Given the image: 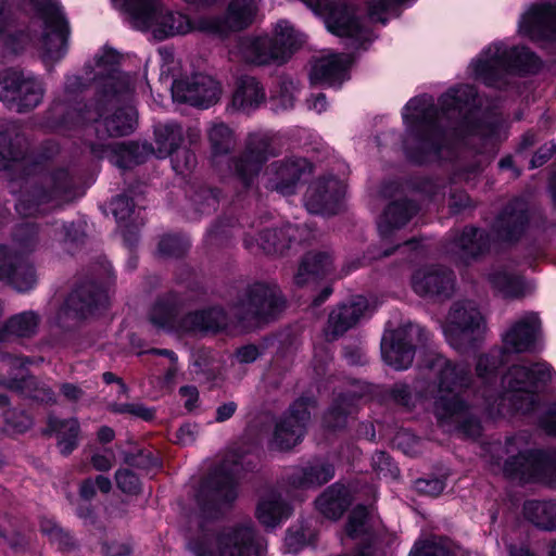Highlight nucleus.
I'll list each match as a JSON object with an SVG mask.
<instances>
[{"label": "nucleus", "instance_id": "nucleus-18", "mask_svg": "<svg viewBox=\"0 0 556 556\" xmlns=\"http://www.w3.org/2000/svg\"><path fill=\"white\" fill-rule=\"evenodd\" d=\"M282 305L276 287L264 283L252 286L245 298L235 307V314L243 320H267L276 315Z\"/></svg>", "mask_w": 556, "mask_h": 556}, {"label": "nucleus", "instance_id": "nucleus-16", "mask_svg": "<svg viewBox=\"0 0 556 556\" xmlns=\"http://www.w3.org/2000/svg\"><path fill=\"white\" fill-rule=\"evenodd\" d=\"M312 173V164L301 156H288L270 163L265 173V187L282 195L293 194L298 185Z\"/></svg>", "mask_w": 556, "mask_h": 556}, {"label": "nucleus", "instance_id": "nucleus-31", "mask_svg": "<svg viewBox=\"0 0 556 556\" xmlns=\"http://www.w3.org/2000/svg\"><path fill=\"white\" fill-rule=\"evenodd\" d=\"M109 303L106 291L94 283H87L75 290L68 296L66 306L79 314L87 316L92 314L98 307H104Z\"/></svg>", "mask_w": 556, "mask_h": 556}, {"label": "nucleus", "instance_id": "nucleus-41", "mask_svg": "<svg viewBox=\"0 0 556 556\" xmlns=\"http://www.w3.org/2000/svg\"><path fill=\"white\" fill-rule=\"evenodd\" d=\"M0 387L18 391L40 402H53L54 393L46 384L40 383L31 376L22 375L21 378L0 376Z\"/></svg>", "mask_w": 556, "mask_h": 556}, {"label": "nucleus", "instance_id": "nucleus-51", "mask_svg": "<svg viewBox=\"0 0 556 556\" xmlns=\"http://www.w3.org/2000/svg\"><path fill=\"white\" fill-rule=\"evenodd\" d=\"M409 556H455L445 541H425L416 543Z\"/></svg>", "mask_w": 556, "mask_h": 556}, {"label": "nucleus", "instance_id": "nucleus-27", "mask_svg": "<svg viewBox=\"0 0 556 556\" xmlns=\"http://www.w3.org/2000/svg\"><path fill=\"white\" fill-rule=\"evenodd\" d=\"M311 230L305 226L286 225L282 228L265 229L258 235L257 244L266 253H281L293 241H305Z\"/></svg>", "mask_w": 556, "mask_h": 556}, {"label": "nucleus", "instance_id": "nucleus-37", "mask_svg": "<svg viewBox=\"0 0 556 556\" xmlns=\"http://www.w3.org/2000/svg\"><path fill=\"white\" fill-rule=\"evenodd\" d=\"M292 508L281 500L276 491L266 493L258 503L256 516L258 521L266 528H275L289 518Z\"/></svg>", "mask_w": 556, "mask_h": 556}, {"label": "nucleus", "instance_id": "nucleus-62", "mask_svg": "<svg viewBox=\"0 0 556 556\" xmlns=\"http://www.w3.org/2000/svg\"><path fill=\"white\" fill-rule=\"evenodd\" d=\"M372 466L379 473L384 476L390 473L395 477L399 471L391 458L383 452H378L372 456Z\"/></svg>", "mask_w": 556, "mask_h": 556}, {"label": "nucleus", "instance_id": "nucleus-13", "mask_svg": "<svg viewBox=\"0 0 556 556\" xmlns=\"http://www.w3.org/2000/svg\"><path fill=\"white\" fill-rule=\"evenodd\" d=\"M325 20L327 29L339 37L366 40L367 33L348 0H302Z\"/></svg>", "mask_w": 556, "mask_h": 556}, {"label": "nucleus", "instance_id": "nucleus-22", "mask_svg": "<svg viewBox=\"0 0 556 556\" xmlns=\"http://www.w3.org/2000/svg\"><path fill=\"white\" fill-rule=\"evenodd\" d=\"M519 31L533 40L556 38V5L540 4L530 8L519 22Z\"/></svg>", "mask_w": 556, "mask_h": 556}, {"label": "nucleus", "instance_id": "nucleus-11", "mask_svg": "<svg viewBox=\"0 0 556 556\" xmlns=\"http://www.w3.org/2000/svg\"><path fill=\"white\" fill-rule=\"evenodd\" d=\"M273 155L267 135L252 132L243 151L229 162L230 178L243 190L250 189L257 179L264 163Z\"/></svg>", "mask_w": 556, "mask_h": 556}, {"label": "nucleus", "instance_id": "nucleus-53", "mask_svg": "<svg viewBox=\"0 0 556 556\" xmlns=\"http://www.w3.org/2000/svg\"><path fill=\"white\" fill-rule=\"evenodd\" d=\"M110 410L115 414L130 415L142 420H151L154 417V410L140 403H112Z\"/></svg>", "mask_w": 556, "mask_h": 556}, {"label": "nucleus", "instance_id": "nucleus-3", "mask_svg": "<svg viewBox=\"0 0 556 556\" xmlns=\"http://www.w3.org/2000/svg\"><path fill=\"white\" fill-rule=\"evenodd\" d=\"M118 55L112 49H104L96 58L94 79L99 87L98 99L96 102L94 112L88 111V117L80 112L71 113V119L77 121H94L97 131L103 127L109 136H125L130 134L136 125L137 115L132 106L116 110L111 116L104 117L103 111L108 106H115L123 94H126L131 89L130 77L117 71Z\"/></svg>", "mask_w": 556, "mask_h": 556}, {"label": "nucleus", "instance_id": "nucleus-26", "mask_svg": "<svg viewBox=\"0 0 556 556\" xmlns=\"http://www.w3.org/2000/svg\"><path fill=\"white\" fill-rule=\"evenodd\" d=\"M454 286L451 271L441 267H424L417 269L412 277L414 291L421 295H447Z\"/></svg>", "mask_w": 556, "mask_h": 556}, {"label": "nucleus", "instance_id": "nucleus-19", "mask_svg": "<svg viewBox=\"0 0 556 556\" xmlns=\"http://www.w3.org/2000/svg\"><path fill=\"white\" fill-rule=\"evenodd\" d=\"M313 406V402L306 399H300L290 406L275 428L274 444L277 448L290 450L302 440Z\"/></svg>", "mask_w": 556, "mask_h": 556}, {"label": "nucleus", "instance_id": "nucleus-10", "mask_svg": "<svg viewBox=\"0 0 556 556\" xmlns=\"http://www.w3.org/2000/svg\"><path fill=\"white\" fill-rule=\"evenodd\" d=\"M31 4L43 23L42 59L46 62L59 61L66 53L70 35L68 22L62 8L56 0H31Z\"/></svg>", "mask_w": 556, "mask_h": 556}, {"label": "nucleus", "instance_id": "nucleus-33", "mask_svg": "<svg viewBox=\"0 0 556 556\" xmlns=\"http://www.w3.org/2000/svg\"><path fill=\"white\" fill-rule=\"evenodd\" d=\"M334 476L333 466L324 460H315L307 466L296 469L289 478L294 489L317 488L327 483Z\"/></svg>", "mask_w": 556, "mask_h": 556}, {"label": "nucleus", "instance_id": "nucleus-54", "mask_svg": "<svg viewBox=\"0 0 556 556\" xmlns=\"http://www.w3.org/2000/svg\"><path fill=\"white\" fill-rule=\"evenodd\" d=\"M368 511L364 506H356L349 516L346 523V533L351 538H356L366 531Z\"/></svg>", "mask_w": 556, "mask_h": 556}, {"label": "nucleus", "instance_id": "nucleus-14", "mask_svg": "<svg viewBox=\"0 0 556 556\" xmlns=\"http://www.w3.org/2000/svg\"><path fill=\"white\" fill-rule=\"evenodd\" d=\"M483 329V317L475 303L470 301L455 303L443 326L446 340L457 350L472 344Z\"/></svg>", "mask_w": 556, "mask_h": 556}, {"label": "nucleus", "instance_id": "nucleus-47", "mask_svg": "<svg viewBox=\"0 0 556 556\" xmlns=\"http://www.w3.org/2000/svg\"><path fill=\"white\" fill-rule=\"evenodd\" d=\"M488 245L489 235L476 228L465 229L456 242L458 253L465 262L483 253Z\"/></svg>", "mask_w": 556, "mask_h": 556}, {"label": "nucleus", "instance_id": "nucleus-9", "mask_svg": "<svg viewBox=\"0 0 556 556\" xmlns=\"http://www.w3.org/2000/svg\"><path fill=\"white\" fill-rule=\"evenodd\" d=\"M161 53L163 55L161 78H173L170 89L175 101L201 109H206L218 101L220 87L213 77L205 74H194L190 77L176 79L175 71L178 68V62L174 60L170 53Z\"/></svg>", "mask_w": 556, "mask_h": 556}, {"label": "nucleus", "instance_id": "nucleus-58", "mask_svg": "<svg viewBox=\"0 0 556 556\" xmlns=\"http://www.w3.org/2000/svg\"><path fill=\"white\" fill-rule=\"evenodd\" d=\"M186 244L176 236H165L159 243V252L164 256H180Z\"/></svg>", "mask_w": 556, "mask_h": 556}, {"label": "nucleus", "instance_id": "nucleus-17", "mask_svg": "<svg viewBox=\"0 0 556 556\" xmlns=\"http://www.w3.org/2000/svg\"><path fill=\"white\" fill-rule=\"evenodd\" d=\"M176 317L177 314L174 307L165 303H156L150 313L151 323L164 329L178 327ZM224 314L220 309L214 308L208 312H195L188 315L179 325V328L185 331L217 329L224 326Z\"/></svg>", "mask_w": 556, "mask_h": 556}, {"label": "nucleus", "instance_id": "nucleus-7", "mask_svg": "<svg viewBox=\"0 0 556 556\" xmlns=\"http://www.w3.org/2000/svg\"><path fill=\"white\" fill-rule=\"evenodd\" d=\"M302 36L287 21L277 23L273 37L245 38L240 41L243 59L254 64H267L271 61L287 62L300 48Z\"/></svg>", "mask_w": 556, "mask_h": 556}, {"label": "nucleus", "instance_id": "nucleus-49", "mask_svg": "<svg viewBox=\"0 0 556 556\" xmlns=\"http://www.w3.org/2000/svg\"><path fill=\"white\" fill-rule=\"evenodd\" d=\"M236 489L232 482H226L215 489L208 490L207 486H203L198 497V502L204 514L211 511V509L219 508L224 504H228L236 498Z\"/></svg>", "mask_w": 556, "mask_h": 556}, {"label": "nucleus", "instance_id": "nucleus-44", "mask_svg": "<svg viewBox=\"0 0 556 556\" xmlns=\"http://www.w3.org/2000/svg\"><path fill=\"white\" fill-rule=\"evenodd\" d=\"M523 514L530 522L541 529H556V500L527 501L523 505Z\"/></svg>", "mask_w": 556, "mask_h": 556}, {"label": "nucleus", "instance_id": "nucleus-42", "mask_svg": "<svg viewBox=\"0 0 556 556\" xmlns=\"http://www.w3.org/2000/svg\"><path fill=\"white\" fill-rule=\"evenodd\" d=\"M264 100V88L256 78L243 76L239 79L232 97V103L236 108L244 111L252 110L263 103Z\"/></svg>", "mask_w": 556, "mask_h": 556}, {"label": "nucleus", "instance_id": "nucleus-43", "mask_svg": "<svg viewBox=\"0 0 556 556\" xmlns=\"http://www.w3.org/2000/svg\"><path fill=\"white\" fill-rule=\"evenodd\" d=\"M40 317L34 311H25L12 316L1 330V339L8 340L11 337L29 338L37 332Z\"/></svg>", "mask_w": 556, "mask_h": 556}, {"label": "nucleus", "instance_id": "nucleus-57", "mask_svg": "<svg viewBox=\"0 0 556 556\" xmlns=\"http://www.w3.org/2000/svg\"><path fill=\"white\" fill-rule=\"evenodd\" d=\"M115 481L124 493L136 494L141 488L139 478L128 469H118L115 473Z\"/></svg>", "mask_w": 556, "mask_h": 556}, {"label": "nucleus", "instance_id": "nucleus-61", "mask_svg": "<svg viewBox=\"0 0 556 556\" xmlns=\"http://www.w3.org/2000/svg\"><path fill=\"white\" fill-rule=\"evenodd\" d=\"M90 463L98 471H109L115 464V455L112 450H103L93 453Z\"/></svg>", "mask_w": 556, "mask_h": 556}, {"label": "nucleus", "instance_id": "nucleus-8", "mask_svg": "<svg viewBox=\"0 0 556 556\" xmlns=\"http://www.w3.org/2000/svg\"><path fill=\"white\" fill-rule=\"evenodd\" d=\"M538 58L527 48L508 50L503 43H493L471 63L472 74L486 85H494L495 77L503 72H534L539 68Z\"/></svg>", "mask_w": 556, "mask_h": 556}, {"label": "nucleus", "instance_id": "nucleus-40", "mask_svg": "<svg viewBox=\"0 0 556 556\" xmlns=\"http://www.w3.org/2000/svg\"><path fill=\"white\" fill-rule=\"evenodd\" d=\"M80 426L76 418L59 419L48 418V433H55L58 447L63 455L71 454L78 445Z\"/></svg>", "mask_w": 556, "mask_h": 556}, {"label": "nucleus", "instance_id": "nucleus-35", "mask_svg": "<svg viewBox=\"0 0 556 556\" xmlns=\"http://www.w3.org/2000/svg\"><path fill=\"white\" fill-rule=\"evenodd\" d=\"M71 182L65 170H58L45 177L42 187L33 193L34 201L39 204L53 201L55 204L70 201Z\"/></svg>", "mask_w": 556, "mask_h": 556}, {"label": "nucleus", "instance_id": "nucleus-36", "mask_svg": "<svg viewBox=\"0 0 556 556\" xmlns=\"http://www.w3.org/2000/svg\"><path fill=\"white\" fill-rule=\"evenodd\" d=\"M350 504V491L340 483L330 485L315 501L317 510L329 519L340 518Z\"/></svg>", "mask_w": 556, "mask_h": 556}, {"label": "nucleus", "instance_id": "nucleus-5", "mask_svg": "<svg viewBox=\"0 0 556 556\" xmlns=\"http://www.w3.org/2000/svg\"><path fill=\"white\" fill-rule=\"evenodd\" d=\"M493 470L521 481H540L556 489V458L543 451L527 448V441L518 435L504 444H489Z\"/></svg>", "mask_w": 556, "mask_h": 556}, {"label": "nucleus", "instance_id": "nucleus-32", "mask_svg": "<svg viewBox=\"0 0 556 556\" xmlns=\"http://www.w3.org/2000/svg\"><path fill=\"white\" fill-rule=\"evenodd\" d=\"M416 212V205L406 200H400L389 204L378 224L382 241L389 240L395 230L410 220Z\"/></svg>", "mask_w": 556, "mask_h": 556}, {"label": "nucleus", "instance_id": "nucleus-1", "mask_svg": "<svg viewBox=\"0 0 556 556\" xmlns=\"http://www.w3.org/2000/svg\"><path fill=\"white\" fill-rule=\"evenodd\" d=\"M498 364L497 355L486 354L478 358L476 366L477 376L483 383L479 391L483 402L479 405L491 417L508 409L528 410L534 403L536 390L556 377L555 370L546 362H522L508 368L497 390L494 383Z\"/></svg>", "mask_w": 556, "mask_h": 556}, {"label": "nucleus", "instance_id": "nucleus-29", "mask_svg": "<svg viewBox=\"0 0 556 556\" xmlns=\"http://www.w3.org/2000/svg\"><path fill=\"white\" fill-rule=\"evenodd\" d=\"M491 286L505 298H519L532 291V286L508 265H497L488 274Z\"/></svg>", "mask_w": 556, "mask_h": 556}, {"label": "nucleus", "instance_id": "nucleus-6", "mask_svg": "<svg viewBox=\"0 0 556 556\" xmlns=\"http://www.w3.org/2000/svg\"><path fill=\"white\" fill-rule=\"evenodd\" d=\"M112 2L129 15L135 28L150 29L160 37L186 34L192 29L222 30L216 18H200L195 25H192L188 16L181 13L165 12L159 0H112Z\"/></svg>", "mask_w": 556, "mask_h": 556}, {"label": "nucleus", "instance_id": "nucleus-20", "mask_svg": "<svg viewBox=\"0 0 556 556\" xmlns=\"http://www.w3.org/2000/svg\"><path fill=\"white\" fill-rule=\"evenodd\" d=\"M155 154L159 159H165L175 154L187 141L190 146L201 139V130L197 125L181 126L178 123L169 122L155 127Z\"/></svg>", "mask_w": 556, "mask_h": 556}, {"label": "nucleus", "instance_id": "nucleus-12", "mask_svg": "<svg viewBox=\"0 0 556 556\" xmlns=\"http://www.w3.org/2000/svg\"><path fill=\"white\" fill-rule=\"evenodd\" d=\"M195 556H260V549L250 527H229L206 536Z\"/></svg>", "mask_w": 556, "mask_h": 556}, {"label": "nucleus", "instance_id": "nucleus-38", "mask_svg": "<svg viewBox=\"0 0 556 556\" xmlns=\"http://www.w3.org/2000/svg\"><path fill=\"white\" fill-rule=\"evenodd\" d=\"M333 269V260L328 252H309L302 260L294 282L303 286L312 279L327 276Z\"/></svg>", "mask_w": 556, "mask_h": 556}, {"label": "nucleus", "instance_id": "nucleus-23", "mask_svg": "<svg viewBox=\"0 0 556 556\" xmlns=\"http://www.w3.org/2000/svg\"><path fill=\"white\" fill-rule=\"evenodd\" d=\"M0 280L7 281L15 290L25 292L37 282L35 269L15 253L0 247Z\"/></svg>", "mask_w": 556, "mask_h": 556}, {"label": "nucleus", "instance_id": "nucleus-50", "mask_svg": "<svg viewBox=\"0 0 556 556\" xmlns=\"http://www.w3.org/2000/svg\"><path fill=\"white\" fill-rule=\"evenodd\" d=\"M298 90L299 85L294 79L282 78L271 96L275 109L285 111L293 108Z\"/></svg>", "mask_w": 556, "mask_h": 556}, {"label": "nucleus", "instance_id": "nucleus-24", "mask_svg": "<svg viewBox=\"0 0 556 556\" xmlns=\"http://www.w3.org/2000/svg\"><path fill=\"white\" fill-rule=\"evenodd\" d=\"M352 59L346 54L328 53L316 59L311 68L313 85L340 86L348 79V70Z\"/></svg>", "mask_w": 556, "mask_h": 556}, {"label": "nucleus", "instance_id": "nucleus-30", "mask_svg": "<svg viewBox=\"0 0 556 556\" xmlns=\"http://www.w3.org/2000/svg\"><path fill=\"white\" fill-rule=\"evenodd\" d=\"M7 87L15 92L20 112L36 108L43 96V88L36 78L13 72L7 79Z\"/></svg>", "mask_w": 556, "mask_h": 556}, {"label": "nucleus", "instance_id": "nucleus-15", "mask_svg": "<svg viewBox=\"0 0 556 556\" xmlns=\"http://www.w3.org/2000/svg\"><path fill=\"white\" fill-rule=\"evenodd\" d=\"M345 191L342 179L333 175L319 176L307 187L304 205L312 214H337L342 207Z\"/></svg>", "mask_w": 556, "mask_h": 556}, {"label": "nucleus", "instance_id": "nucleus-59", "mask_svg": "<svg viewBox=\"0 0 556 556\" xmlns=\"http://www.w3.org/2000/svg\"><path fill=\"white\" fill-rule=\"evenodd\" d=\"M111 210L117 222H124L131 215L134 203L126 195H118L111 202Z\"/></svg>", "mask_w": 556, "mask_h": 556}, {"label": "nucleus", "instance_id": "nucleus-39", "mask_svg": "<svg viewBox=\"0 0 556 556\" xmlns=\"http://www.w3.org/2000/svg\"><path fill=\"white\" fill-rule=\"evenodd\" d=\"M518 206L505 208L495 220L493 229L498 239L511 241L523 233L528 217L525 210L519 204Z\"/></svg>", "mask_w": 556, "mask_h": 556}, {"label": "nucleus", "instance_id": "nucleus-2", "mask_svg": "<svg viewBox=\"0 0 556 556\" xmlns=\"http://www.w3.org/2000/svg\"><path fill=\"white\" fill-rule=\"evenodd\" d=\"M475 98V88L463 85L441 97L440 112L433 106L431 97L409 100L402 113L406 125L404 147L407 155L418 163L435 157L442 147L445 121L460 116Z\"/></svg>", "mask_w": 556, "mask_h": 556}, {"label": "nucleus", "instance_id": "nucleus-46", "mask_svg": "<svg viewBox=\"0 0 556 556\" xmlns=\"http://www.w3.org/2000/svg\"><path fill=\"white\" fill-rule=\"evenodd\" d=\"M256 11L257 3L255 0H232L226 13V26L216 20L222 27L219 33H223L225 28L240 29L248 26L254 18Z\"/></svg>", "mask_w": 556, "mask_h": 556}, {"label": "nucleus", "instance_id": "nucleus-55", "mask_svg": "<svg viewBox=\"0 0 556 556\" xmlns=\"http://www.w3.org/2000/svg\"><path fill=\"white\" fill-rule=\"evenodd\" d=\"M22 160L20 154L14 152L8 143L5 135L0 134V170L9 168H22Z\"/></svg>", "mask_w": 556, "mask_h": 556}, {"label": "nucleus", "instance_id": "nucleus-64", "mask_svg": "<svg viewBox=\"0 0 556 556\" xmlns=\"http://www.w3.org/2000/svg\"><path fill=\"white\" fill-rule=\"evenodd\" d=\"M194 202L202 213H210L216 210L218 198L213 190H202L195 195Z\"/></svg>", "mask_w": 556, "mask_h": 556}, {"label": "nucleus", "instance_id": "nucleus-34", "mask_svg": "<svg viewBox=\"0 0 556 556\" xmlns=\"http://www.w3.org/2000/svg\"><path fill=\"white\" fill-rule=\"evenodd\" d=\"M206 138L210 144L211 162L217 164L219 157L232 152L237 146L235 130L223 122H213L206 129Z\"/></svg>", "mask_w": 556, "mask_h": 556}, {"label": "nucleus", "instance_id": "nucleus-4", "mask_svg": "<svg viewBox=\"0 0 556 556\" xmlns=\"http://www.w3.org/2000/svg\"><path fill=\"white\" fill-rule=\"evenodd\" d=\"M438 380L430 384L421 399L429 401L440 421H454L462 425L464 431L471 435L480 433L477 420L467 421L469 406L463 399V391L470 384L469 367L463 363L452 364L443 357L435 361Z\"/></svg>", "mask_w": 556, "mask_h": 556}, {"label": "nucleus", "instance_id": "nucleus-45", "mask_svg": "<svg viewBox=\"0 0 556 556\" xmlns=\"http://www.w3.org/2000/svg\"><path fill=\"white\" fill-rule=\"evenodd\" d=\"M256 11L257 3L255 0H232L226 13V26L216 20L222 27L219 33H223L225 28L240 29L248 26L254 18Z\"/></svg>", "mask_w": 556, "mask_h": 556}, {"label": "nucleus", "instance_id": "nucleus-56", "mask_svg": "<svg viewBox=\"0 0 556 556\" xmlns=\"http://www.w3.org/2000/svg\"><path fill=\"white\" fill-rule=\"evenodd\" d=\"M172 157L173 168L178 174H185L191 170L197 163L194 153L187 149H179L175 154L169 155Z\"/></svg>", "mask_w": 556, "mask_h": 556}, {"label": "nucleus", "instance_id": "nucleus-60", "mask_svg": "<svg viewBox=\"0 0 556 556\" xmlns=\"http://www.w3.org/2000/svg\"><path fill=\"white\" fill-rule=\"evenodd\" d=\"M7 422L16 431L24 432L33 425V419L24 412L8 410L5 413Z\"/></svg>", "mask_w": 556, "mask_h": 556}, {"label": "nucleus", "instance_id": "nucleus-52", "mask_svg": "<svg viewBox=\"0 0 556 556\" xmlns=\"http://www.w3.org/2000/svg\"><path fill=\"white\" fill-rule=\"evenodd\" d=\"M11 1L12 0H0V45L8 48H13Z\"/></svg>", "mask_w": 556, "mask_h": 556}, {"label": "nucleus", "instance_id": "nucleus-25", "mask_svg": "<svg viewBox=\"0 0 556 556\" xmlns=\"http://www.w3.org/2000/svg\"><path fill=\"white\" fill-rule=\"evenodd\" d=\"M368 311V301L362 295L354 296L349 303L330 313L326 336L332 340L343 334L365 317Z\"/></svg>", "mask_w": 556, "mask_h": 556}, {"label": "nucleus", "instance_id": "nucleus-63", "mask_svg": "<svg viewBox=\"0 0 556 556\" xmlns=\"http://www.w3.org/2000/svg\"><path fill=\"white\" fill-rule=\"evenodd\" d=\"M416 489L424 494L430 496L439 495L445 488V483L442 479H419L415 483Z\"/></svg>", "mask_w": 556, "mask_h": 556}, {"label": "nucleus", "instance_id": "nucleus-21", "mask_svg": "<svg viewBox=\"0 0 556 556\" xmlns=\"http://www.w3.org/2000/svg\"><path fill=\"white\" fill-rule=\"evenodd\" d=\"M541 338V319L536 313L520 316L503 334L505 349L515 353L529 352Z\"/></svg>", "mask_w": 556, "mask_h": 556}, {"label": "nucleus", "instance_id": "nucleus-28", "mask_svg": "<svg viewBox=\"0 0 556 556\" xmlns=\"http://www.w3.org/2000/svg\"><path fill=\"white\" fill-rule=\"evenodd\" d=\"M381 354L386 364L396 370L408 368L414 359V349L410 342L405 341L402 330L388 332L382 337Z\"/></svg>", "mask_w": 556, "mask_h": 556}, {"label": "nucleus", "instance_id": "nucleus-48", "mask_svg": "<svg viewBox=\"0 0 556 556\" xmlns=\"http://www.w3.org/2000/svg\"><path fill=\"white\" fill-rule=\"evenodd\" d=\"M139 150V144L116 142L105 146L102 156L108 157L117 167L128 168L142 162Z\"/></svg>", "mask_w": 556, "mask_h": 556}]
</instances>
